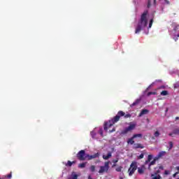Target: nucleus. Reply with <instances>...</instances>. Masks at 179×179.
<instances>
[{
	"label": "nucleus",
	"mask_w": 179,
	"mask_h": 179,
	"mask_svg": "<svg viewBox=\"0 0 179 179\" xmlns=\"http://www.w3.org/2000/svg\"><path fill=\"white\" fill-rule=\"evenodd\" d=\"M139 101H141V100L136 99L131 105H130V107L138 106V104H139Z\"/></svg>",
	"instance_id": "nucleus-15"
},
{
	"label": "nucleus",
	"mask_w": 179,
	"mask_h": 179,
	"mask_svg": "<svg viewBox=\"0 0 179 179\" xmlns=\"http://www.w3.org/2000/svg\"><path fill=\"white\" fill-rule=\"evenodd\" d=\"M134 137H131L127 141V143H129L130 145H134L135 143V141H134Z\"/></svg>",
	"instance_id": "nucleus-16"
},
{
	"label": "nucleus",
	"mask_w": 179,
	"mask_h": 179,
	"mask_svg": "<svg viewBox=\"0 0 179 179\" xmlns=\"http://www.w3.org/2000/svg\"><path fill=\"white\" fill-rule=\"evenodd\" d=\"M176 120H179V117H176Z\"/></svg>",
	"instance_id": "nucleus-41"
},
{
	"label": "nucleus",
	"mask_w": 179,
	"mask_h": 179,
	"mask_svg": "<svg viewBox=\"0 0 179 179\" xmlns=\"http://www.w3.org/2000/svg\"><path fill=\"white\" fill-rule=\"evenodd\" d=\"M90 170L92 173L96 171V166H94V165L91 166L90 168Z\"/></svg>",
	"instance_id": "nucleus-21"
},
{
	"label": "nucleus",
	"mask_w": 179,
	"mask_h": 179,
	"mask_svg": "<svg viewBox=\"0 0 179 179\" xmlns=\"http://www.w3.org/2000/svg\"><path fill=\"white\" fill-rule=\"evenodd\" d=\"M136 127V123L130 122L129 123V127L122 131L121 134L122 135H127V133L131 132V131H134Z\"/></svg>",
	"instance_id": "nucleus-3"
},
{
	"label": "nucleus",
	"mask_w": 179,
	"mask_h": 179,
	"mask_svg": "<svg viewBox=\"0 0 179 179\" xmlns=\"http://www.w3.org/2000/svg\"><path fill=\"white\" fill-rule=\"evenodd\" d=\"M169 136H174V135H179V129H174L172 133L169 134Z\"/></svg>",
	"instance_id": "nucleus-8"
},
{
	"label": "nucleus",
	"mask_w": 179,
	"mask_h": 179,
	"mask_svg": "<svg viewBox=\"0 0 179 179\" xmlns=\"http://www.w3.org/2000/svg\"><path fill=\"white\" fill-rule=\"evenodd\" d=\"M99 134L103 136V129H99Z\"/></svg>",
	"instance_id": "nucleus-31"
},
{
	"label": "nucleus",
	"mask_w": 179,
	"mask_h": 179,
	"mask_svg": "<svg viewBox=\"0 0 179 179\" xmlns=\"http://www.w3.org/2000/svg\"><path fill=\"white\" fill-rule=\"evenodd\" d=\"M87 154L85 153V150H82L77 154V158L78 160L85 161L86 160Z\"/></svg>",
	"instance_id": "nucleus-6"
},
{
	"label": "nucleus",
	"mask_w": 179,
	"mask_h": 179,
	"mask_svg": "<svg viewBox=\"0 0 179 179\" xmlns=\"http://www.w3.org/2000/svg\"><path fill=\"white\" fill-rule=\"evenodd\" d=\"M169 150H171V149H173V146L174 144L173 143V142L170 141L169 143Z\"/></svg>",
	"instance_id": "nucleus-22"
},
{
	"label": "nucleus",
	"mask_w": 179,
	"mask_h": 179,
	"mask_svg": "<svg viewBox=\"0 0 179 179\" xmlns=\"http://www.w3.org/2000/svg\"><path fill=\"white\" fill-rule=\"evenodd\" d=\"M138 174H143L145 173V166H142L138 168Z\"/></svg>",
	"instance_id": "nucleus-9"
},
{
	"label": "nucleus",
	"mask_w": 179,
	"mask_h": 179,
	"mask_svg": "<svg viewBox=\"0 0 179 179\" xmlns=\"http://www.w3.org/2000/svg\"><path fill=\"white\" fill-rule=\"evenodd\" d=\"M153 159V155H148V162H150V160H152Z\"/></svg>",
	"instance_id": "nucleus-27"
},
{
	"label": "nucleus",
	"mask_w": 179,
	"mask_h": 179,
	"mask_svg": "<svg viewBox=\"0 0 179 179\" xmlns=\"http://www.w3.org/2000/svg\"><path fill=\"white\" fill-rule=\"evenodd\" d=\"M124 115H125V113L124 112L121 110L119 111L117 115L113 119L105 124L104 130L107 131L108 128H111V127H113V125H114L115 122H118V121H120V117H124Z\"/></svg>",
	"instance_id": "nucleus-2"
},
{
	"label": "nucleus",
	"mask_w": 179,
	"mask_h": 179,
	"mask_svg": "<svg viewBox=\"0 0 179 179\" xmlns=\"http://www.w3.org/2000/svg\"><path fill=\"white\" fill-rule=\"evenodd\" d=\"M151 178L152 179H161L162 177L160 175H158L157 173L151 174Z\"/></svg>",
	"instance_id": "nucleus-12"
},
{
	"label": "nucleus",
	"mask_w": 179,
	"mask_h": 179,
	"mask_svg": "<svg viewBox=\"0 0 179 179\" xmlns=\"http://www.w3.org/2000/svg\"><path fill=\"white\" fill-rule=\"evenodd\" d=\"M11 177H12V175H10H10H8V178H10Z\"/></svg>",
	"instance_id": "nucleus-40"
},
{
	"label": "nucleus",
	"mask_w": 179,
	"mask_h": 179,
	"mask_svg": "<svg viewBox=\"0 0 179 179\" xmlns=\"http://www.w3.org/2000/svg\"><path fill=\"white\" fill-rule=\"evenodd\" d=\"M113 163H118V159L113 160Z\"/></svg>",
	"instance_id": "nucleus-37"
},
{
	"label": "nucleus",
	"mask_w": 179,
	"mask_h": 179,
	"mask_svg": "<svg viewBox=\"0 0 179 179\" xmlns=\"http://www.w3.org/2000/svg\"><path fill=\"white\" fill-rule=\"evenodd\" d=\"M130 117L131 115L129 114L124 115V118H129Z\"/></svg>",
	"instance_id": "nucleus-33"
},
{
	"label": "nucleus",
	"mask_w": 179,
	"mask_h": 179,
	"mask_svg": "<svg viewBox=\"0 0 179 179\" xmlns=\"http://www.w3.org/2000/svg\"><path fill=\"white\" fill-rule=\"evenodd\" d=\"M179 172H176L174 175L173 177H176V176H177V174H178Z\"/></svg>",
	"instance_id": "nucleus-39"
},
{
	"label": "nucleus",
	"mask_w": 179,
	"mask_h": 179,
	"mask_svg": "<svg viewBox=\"0 0 179 179\" xmlns=\"http://www.w3.org/2000/svg\"><path fill=\"white\" fill-rule=\"evenodd\" d=\"M91 135H92V138H94V131H92Z\"/></svg>",
	"instance_id": "nucleus-34"
},
{
	"label": "nucleus",
	"mask_w": 179,
	"mask_h": 179,
	"mask_svg": "<svg viewBox=\"0 0 179 179\" xmlns=\"http://www.w3.org/2000/svg\"><path fill=\"white\" fill-rule=\"evenodd\" d=\"M86 164H87V162H84V163L80 164L78 165V167L80 169H85V167H86Z\"/></svg>",
	"instance_id": "nucleus-17"
},
{
	"label": "nucleus",
	"mask_w": 179,
	"mask_h": 179,
	"mask_svg": "<svg viewBox=\"0 0 179 179\" xmlns=\"http://www.w3.org/2000/svg\"><path fill=\"white\" fill-rule=\"evenodd\" d=\"M99 156H100V154H99V152L94 154V155H89L87 154L86 160H92L93 159H96V157H99Z\"/></svg>",
	"instance_id": "nucleus-7"
},
{
	"label": "nucleus",
	"mask_w": 179,
	"mask_h": 179,
	"mask_svg": "<svg viewBox=\"0 0 179 179\" xmlns=\"http://www.w3.org/2000/svg\"><path fill=\"white\" fill-rule=\"evenodd\" d=\"M136 169H138V164L136 162H133L128 170V173L130 177L134 176L135 171H136Z\"/></svg>",
	"instance_id": "nucleus-4"
},
{
	"label": "nucleus",
	"mask_w": 179,
	"mask_h": 179,
	"mask_svg": "<svg viewBox=\"0 0 179 179\" xmlns=\"http://www.w3.org/2000/svg\"><path fill=\"white\" fill-rule=\"evenodd\" d=\"M160 135V133L159 131H155V134H154V136H155V138H159Z\"/></svg>",
	"instance_id": "nucleus-24"
},
{
	"label": "nucleus",
	"mask_w": 179,
	"mask_h": 179,
	"mask_svg": "<svg viewBox=\"0 0 179 179\" xmlns=\"http://www.w3.org/2000/svg\"><path fill=\"white\" fill-rule=\"evenodd\" d=\"M143 154H141L140 156L138 157V159H143Z\"/></svg>",
	"instance_id": "nucleus-32"
},
{
	"label": "nucleus",
	"mask_w": 179,
	"mask_h": 179,
	"mask_svg": "<svg viewBox=\"0 0 179 179\" xmlns=\"http://www.w3.org/2000/svg\"><path fill=\"white\" fill-rule=\"evenodd\" d=\"M166 152L165 151H162V152H160L159 153V155H158V157H162V156H164V155H166Z\"/></svg>",
	"instance_id": "nucleus-18"
},
{
	"label": "nucleus",
	"mask_w": 179,
	"mask_h": 179,
	"mask_svg": "<svg viewBox=\"0 0 179 179\" xmlns=\"http://www.w3.org/2000/svg\"><path fill=\"white\" fill-rule=\"evenodd\" d=\"M115 129H113L112 130H110L109 132L111 133V132H115Z\"/></svg>",
	"instance_id": "nucleus-35"
},
{
	"label": "nucleus",
	"mask_w": 179,
	"mask_h": 179,
	"mask_svg": "<svg viewBox=\"0 0 179 179\" xmlns=\"http://www.w3.org/2000/svg\"><path fill=\"white\" fill-rule=\"evenodd\" d=\"M69 179H78V175L75 172H73Z\"/></svg>",
	"instance_id": "nucleus-14"
},
{
	"label": "nucleus",
	"mask_w": 179,
	"mask_h": 179,
	"mask_svg": "<svg viewBox=\"0 0 179 179\" xmlns=\"http://www.w3.org/2000/svg\"><path fill=\"white\" fill-rule=\"evenodd\" d=\"M148 11H145L142 15L140 22H138V26L136 28V34H138L141 30H143L146 26H148Z\"/></svg>",
	"instance_id": "nucleus-1"
},
{
	"label": "nucleus",
	"mask_w": 179,
	"mask_h": 179,
	"mask_svg": "<svg viewBox=\"0 0 179 179\" xmlns=\"http://www.w3.org/2000/svg\"><path fill=\"white\" fill-rule=\"evenodd\" d=\"M152 94H156V92H148V96H150Z\"/></svg>",
	"instance_id": "nucleus-30"
},
{
	"label": "nucleus",
	"mask_w": 179,
	"mask_h": 179,
	"mask_svg": "<svg viewBox=\"0 0 179 179\" xmlns=\"http://www.w3.org/2000/svg\"><path fill=\"white\" fill-rule=\"evenodd\" d=\"M73 163H75V162L68 161L67 166H69V167H71V166H72V164H73Z\"/></svg>",
	"instance_id": "nucleus-26"
},
{
	"label": "nucleus",
	"mask_w": 179,
	"mask_h": 179,
	"mask_svg": "<svg viewBox=\"0 0 179 179\" xmlns=\"http://www.w3.org/2000/svg\"><path fill=\"white\" fill-rule=\"evenodd\" d=\"M178 37H179V34L178 35Z\"/></svg>",
	"instance_id": "nucleus-42"
},
{
	"label": "nucleus",
	"mask_w": 179,
	"mask_h": 179,
	"mask_svg": "<svg viewBox=\"0 0 179 179\" xmlns=\"http://www.w3.org/2000/svg\"><path fill=\"white\" fill-rule=\"evenodd\" d=\"M111 152H108L107 155H103V159L104 160H108V159H110V157H111Z\"/></svg>",
	"instance_id": "nucleus-13"
},
{
	"label": "nucleus",
	"mask_w": 179,
	"mask_h": 179,
	"mask_svg": "<svg viewBox=\"0 0 179 179\" xmlns=\"http://www.w3.org/2000/svg\"><path fill=\"white\" fill-rule=\"evenodd\" d=\"M134 149H143V145L141 143H135L134 145Z\"/></svg>",
	"instance_id": "nucleus-11"
},
{
	"label": "nucleus",
	"mask_w": 179,
	"mask_h": 179,
	"mask_svg": "<svg viewBox=\"0 0 179 179\" xmlns=\"http://www.w3.org/2000/svg\"><path fill=\"white\" fill-rule=\"evenodd\" d=\"M132 137H133L134 139H135V138H142V134H134Z\"/></svg>",
	"instance_id": "nucleus-19"
},
{
	"label": "nucleus",
	"mask_w": 179,
	"mask_h": 179,
	"mask_svg": "<svg viewBox=\"0 0 179 179\" xmlns=\"http://www.w3.org/2000/svg\"><path fill=\"white\" fill-rule=\"evenodd\" d=\"M149 113V110L147 109H143L141 111L138 117H142V115H146Z\"/></svg>",
	"instance_id": "nucleus-10"
},
{
	"label": "nucleus",
	"mask_w": 179,
	"mask_h": 179,
	"mask_svg": "<svg viewBox=\"0 0 179 179\" xmlns=\"http://www.w3.org/2000/svg\"><path fill=\"white\" fill-rule=\"evenodd\" d=\"M167 94H169V92H167L166 90L162 91L161 92V96H167Z\"/></svg>",
	"instance_id": "nucleus-20"
},
{
	"label": "nucleus",
	"mask_w": 179,
	"mask_h": 179,
	"mask_svg": "<svg viewBox=\"0 0 179 179\" xmlns=\"http://www.w3.org/2000/svg\"><path fill=\"white\" fill-rule=\"evenodd\" d=\"M121 170H122V167H121V166L116 168V171L120 172V171H121Z\"/></svg>",
	"instance_id": "nucleus-28"
},
{
	"label": "nucleus",
	"mask_w": 179,
	"mask_h": 179,
	"mask_svg": "<svg viewBox=\"0 0 179 179\" xmlns=\"http://www.w3.org/2000/svg\"><path fill=\"white\" fill-rule=\"evenodd\" d=\"M108 169H110V162H105L104 166H100V169L99 171V174L107 173L108 171Z\"/></svg>",
	"instance_id": "nucleus-5"
},
{
	"label": "nucleus",
	"mask_w": 179,
	"mask_h": 179,
	"mask_svg": "<svg viewBox=\"0 0 179 179\" xmlns=\"http://www.w3.org/2000/svg\"><path fill=\"white\" fill-rule=\"evenodd\" d=\"M164 174L165 176H169L170 174V171H165Z\"/></svg>",
	"instance_id": "nucleus-29"
},
{
	"label": "nucleus",
	"mask_w": 179,
	"mask_h": 179,
	"mask_svg": "<svg viewBox=\"0 0 179 179\" xmlns=\"http://www.w3.org/2000/svg\"><path fill=\"white\" fill-rule=\"evenodd\" d=\"M156 164V159H154L153 161H152L150 164H149V169H150V166H153L154 164Z\"/></svg>",
	"instance_id": "nucleus-23"
},
{
	"label": "nucleus",
	"mask_w": 179,
	"mask_h": 179,
	"mask_svg": "<svg viewBox=\"0 0 179 179\" xmlns=\"http://www.w3.org/2000/svg\"><path fill=\"white\" fill-rule=\"evenodd\" d=\"M176 170H177V171H179V166L176 167Z\"/></svg>",
	"instance_id": "nucleus-38"
},
{
	"label": "nucleus",
	"mask_w": 179,
	"mask_h": 179,
	"mask_svg": "<svg viewBox=\"0 0 179 179\" xmlns=\"http://www.w3.org/2000/svg\"><path fill=\"white\" fill-rule=\"evenodd\" d=\"M152 24H153V19H151L150 20L148 29H150V27H152Z\"/></svg>",
	"instance_id": "nucleus-25"
},
{
	"label": "nucleus",
	"mask_w": 179,
	"mask_h": 179,
	"mask_svg": "<svg viewBox=\"0 0 179 179\" xmlns=\"http://www.w3.org/2000/svg\"><path fill=\"white\" fill-rule=\"evenodd\" d=\"M165 1V3H167L169 5V3H170V2L167 0H164Z\"/></svg>",
	"instance_id": "nucleus-36"
}]
</instances>
